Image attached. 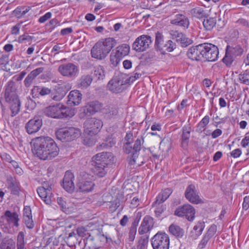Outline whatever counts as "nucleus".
Masks as SVG:
<instances>
[{
	"instance_id": "f257e3e1",
	"label": "nucleus",
	"mask_w": 249,
	"mask_h": 249,
	"mask_svg": "<svg viewBox=\"0 0 249 249\" xmlns=\"http://www.w3.org/2000/svg\"><path fill=\"white\" fill-rule=\"evenodd\" d=\"M31 144L34 154L43 160L53 159L58 155L59 151L54 141L49 137H36L32 140Z\"/></svg>"
},
{
	"instance_id": "f03ea898",
	"label": "nucleus",
	"mask_w": 249,
	"mask_h": 249,
	"mask_svg": "<svg viewBox=\"0 0 249 249\" xmlns=\"http://www.w3.org/2000/svg\"><path fill=\"white\" fill-rule=\"evenodd\" d=\"M113 154L108 152L93 156L91 160L92 172L99 177H104L108 171V166L113 163Z\"/></svg>"
},
{
	"instance_id": "7ed1b4c3",
	"label": "nucleus",
	"mask_w": 249,
	"mask_h": 249,
	"mask_svg": "<svg viewBox=\"0 0 249 249\" xmlns=\"http://www.w3.org/2000/svg\"><path fill=\"white\" fill-rule=\"evenodd\" d=\"M116 45V41L112 37L102 39L91 49V56L99 60L104 59Z\"/></svg>"
},
{
	"instance_id": "20e7f679",
	"label": "nucleus",
	"mask_w": 249,
	"mask_h": 249,
	"mask_svg": "<svg viewBox=\"0 0 249 249\" xmlns=\"http://www.w3.org/2000/svg\"><path fill=\"white\" fill-rule=\"evenodd\" d=\"M44 112L46 116L54 119L71 118L75 115L73 109L60 104L46 107Z\"/></svg>"
},
{
	"instance_id": "39448f33",
	"label": "nucleus",
	"mask_w": 249,
	"mask_h": 249,
	"mask_svg": "<svg viewBox=\"0 0 249 249\" xmlns=\"http://www.w3.org/2000/svg\"><path fill=\"white\" fill-rule=\"evenodd\" d=\"M244 52V49L240 45H227L222 61L227 67H231L234 61L243 54Z\"/></svg>"
},
{
	"instance_id": "423d86ee",
	"label": "nucleus",
	"mask_w": 249,
	"mask_h": 249,
	"mask_svg": "<svg viewBox=\"0 0 249 249\" xmlns=\"http://www.w3.org/2000/svg\"><path fill=\"white\" fill-rule=\"evenodd\" d=\"M4 97L6 102L10 105L11 116L16 115V79L14 76L5 86Z\"/></svg>"
},
{
	"instance_id": "0eeeda50",
	"label": "nucleus",
	"mask_w": 249,
	"mask_h": 249,
	"mask_svg": "<svg viewBox=\"0 0 249 249\" xmlns=\"http://www.w3.org/2000/svg\"><path fill=\"white\" fill-rule=\"evenodd\" d=\"M176 48V43L171 40L164 41L163 35L159 32L156 33L155 48L164 54L166 52H171Z\"/></svg>"
},
{
	"instance_id": "6e6552de",
	"label": "nucleus",
	"mask_w": 249,
	"mask_h": 249,
	"mask_svg": "<svg viewBox=\"0 0 249 249\" xmlns=\"http://www.w3.org/2000/svg\"><path fill=\"white\" fill-rule=\"evenodd\" d=\"M144 142L142 136L138 138L135 141L133 147L130 146L131 142H125V152L126 154L132 153V155L127 158L128 163L130 165L136 164V160L138 157L139 152L141 149L142 143Z\"/></svg>"
},
{
	"instance_id": "1a4fd4ad",
	"label": "nucleus",
	"mask_w": 249,
	"mask_h": 249,
	"mask_svg": "<svg viewBox=\"0 0 249 249\" xmlns=\"http://www.w3.org/2000/svg\"><path fill=\"white\" fill-rule=\"evenodd\" d=\"M55 135L62 142H70L79 137L80 130L73 127L62 128L56 131Z\"/></svg>"
},
{
	"instance_id": "9d476101",
	"label": "nucleus",
	"mask_w": 249,
	"mask_h": 249,
	"mask_svg": "<svg viewBox=\"0 0 249 249\" xmlns=\"http://www.w3.org/2000/svg\"><path fill=\"white\" fill-rule=\"evenodd\" d=\"M151 243L153 249H169V236L165 232L158 231L151 238Z\"/></svg>"
},
{
	"instance_id": "9b49d317",
	"label": "nucleus",
	"mask_w": 249,
	"mask_h": 249,
	"mask_svg": "<svg viewBox=\"0 0 249 249\" xmlns=\"http://www.w3.org/2000/svg\"><path fill=\"white\" fill-rule=\"evenodd\" d=\"M103 126V123L101 120L96 118H89L84 123V132L91 136L96 135Z\"/></svg>"
},
{
	"instance_id": "f8f14e48",
	"label": "nucleus",
	"mask_w": 249,
	"mask_h": 249,
	"mask_svg": "<svg viewBox=\"0 0 249 249\" xmlns=\"http://www.w3.org/2000/svg\"><path fill=\"white\" fill-rule=\"evenodd\" d=\"M203 50V59L204 61L214 62L217 60L219 54V50L218 47L209 43H202Z\"/></svg>"
},
{
	"instance_id": "ddd939ff",
	"label": "nucleus",
	"mask_w": 249,
	"mask_h": 249,
	"mask_svg": "<svg viewBox=\"0 0 249 249\" xmlns=\"http://www.w3.org/2000/svg\"><path fill=\"white\" fill-rule=\"evenodd\" d=\"M151 37L148 35H142L137 37L132 45V48L137 52L146 51L152 44Z\"/></svg>"
},
{
	"instance_id": "4468645a",
	"label": "nucleus",
	"mask_w": 249,
	"mask_h": 249,
	"mask_svg": "<svg viewBox=\"0 0 249 249\" xmlns=\"http://www.w3.org/2000/svg\"><path fill=\"white\" fill-rule=\"evenodd\" d=\"M196 210L190 204H184L179 206L175 211L174 214L179 217L185 216L189 221H193L195 219Z\"/></svg>"
},
{
	"instance_id": "2eb2a0df",
	"label": "nucleus",
	"mask_w": 249,
	"mask_h": 249,
	"mask_svg": "<svg viewBox=\"0 0 249 249\" xmlns=\"http://www.w3.org/2000/svg\"><path fill=\"white\" fill-rule=\"evenodd\" d=\"M58 71L63 76L73 78L77 76L79 69L78 66L73 63H68L60 65Z\"/></svg>"
},
{
	"instance_id": "dca6fc26",
	"label": "nucleus",
	"mask_w": 249,
	"mask_h": 249,
	"mask_svg": "<svg viewBox=\"0 0 249 249\" xmlns=\"http://www.w3.org/2000/svg\"><path fill=\"white\" fill-rule=\"evenodd\" d=\"M2 218L6 220L3 229L5 232L14 234L15 232V226H16V212L12 213L7 210Z\"/></svg>"
},
{
	"instance_id": "f3484780",
	"label": "nucleus",
	"mask_w": 249,
	"mask_h": 249,
	"mask_svg": "<svg viewBox=\"0 0 249 249\" xmlns=\"http://www.w3.org/2000/svg\"><path fill=\"white\" fill-rule=\"evenodd\" d=\"M184 196L192 204H198L203 203L199 196L198 191L193 184H190L187 187Z\"/></svg>"
},
{
	"instance_id": "a211bd4d",
	"label": "nucleus",
	"mask_w": 249,
	"mask_h": 249,
	"mask_svg": "<svg viewBox=\"0 0 249 249\" xmlns=\"http://www.w3.org/2000/svg\"><path fill=\"white\" fill-rule=\"evenodd\" d=\"M125 81L124 78L119 75L113 77L108 84L107 88L113 93H119L124 90Z\"/></svg>"
},
{
	"instance_id": "6ab92c4d",
	"label": "nucleus",
	"mask_w": 249,
	"mask_h": 249,
	"mask_svg": "<svg viewBox=\"0 0 249 249\" xmlns=\"http://www.w3.org/2000/svg\"><path fill=\"white\" fill-rule=\"evenodd\" d=\"M42 125V120L40 116H35L31 119L26 124L27 132L32 134L39 131Z\"/></svg>"
},
{
	"instance_id": "aec40b11",
	"label": "nucleus",
	"mask_w": 249,
	"mask_h": 249,
	"mask_svg": "<svg viewBox=\"0 0 249 249\" xmlns=\"http://www.w3.org/2000/svg\"><path fill=\"white\" fill-rule=\"evenodd\" d=\"M74 176L73 174L69 171H66L61 185L69 193H72L74 190Z\"/></svg>"
},
{
	"instance_id": "412c9836",
	"label": "nucleus",
	"mask_w": 249,
	"mask_h": 249,
	"mask_svg": "<svg viewBox=\"0 0 249 249\" xmlns=\"http://www.w3.org/2000/svg\"><path fill=\"white\" fill-rule=\"evenodd\" d=\"M202 43L189 48L187 54L188 57L192 60L201 61L203 59Z\"/></svg>"
},
{
	"instance_id": "4be33fe9",
	"label": "nucleus",
	"mask_w": 249,
	"mask_h": 249,
	"mask_svg": "<svg viewBox=\"0 0 249 249\" xmlns=\"http://www.w3.org/2000/svg\"><path fill=\"white\" fill-rule=\"evenodd\" d=\"M103 105L97 101L89 102L83 108V113L85 115L90 116L100 111Z\"/></svg>"
},
{
	"instance_id": "5701e85b",
	"label": "nucleus",
	"mask_w": 249,
	"mask_h": 249,
	"mask_svg": "<svg viewBox=\"0 0 249 249\" xmlns=\"http://www.w3.org/2000/svg\"><path fill=\"white\" fill-rule=\"evenodd\" d=\"M154 224V219L149 215L145 216L139 228V233L143 234L151 231Z\"/></svg>"
},
{
	"instance_id": "b1692460",
	"label": "nucleus",
	"mask_w": 249,
	"mask_h": 249,
	"mask_svg": "<svg viewBox=\"0 0 249 249\" xmlns=\"http://www.w3.org/2000/svg\"><path fill=\"white\" fill-rule=\"evenodd\" d=\"M71 87L68 84H64L58 85L55 87L56 94L52 98L56 101H59L66 95L67 92L70 90Z\"/></svg>"
},
{
	"instance_id": "393cba45",
	"label": "nucleus",
	"mask_w": 249,
	"mask_h": 249,
	"mask_svg": "<svg viewBox=\"0 0 249 249\" xmlns=\"http://www.w3.org/2000/svg\"><path fill=\"white\" fill-rule=\"evenodd\" d=\"M67 104L71 106H75L80 104L82 99V94L78 90H71L68 96Z\"/></svg>"
},
{
	"instance_id": "a878e982",
	"label": "nucleus",
	"mask_w": 249,
	"mask_h": 249,
	"mask_svg": "<svg viewBox=\"0 0 249 249\" xmlns=\"http://www.w3.org/2000/svg\"><path fill=\"white\" fill-rule=\"evenodd\" d=\"M94 185V183L91 181V179L85 177L79 179L77 186L80 192H88L92 190Z\"/></svg>"
},
{
	"instance_id": "bb28decb",
	"label": "nucleus",
	"mask_w": 249,
	"mask_h": 249,
	"mask_svg": "<svg viewBox=\"0 0 249 249\" xmlns=\"http://www.w3.org/2000/svg\"><path fill=\"white\" fill-rule=\"evenodd\" d=\"M191 131V127L189 125H184L182 128V134L180 138L181 146L186 149L188 146Z\"/></svg>"
},
{
	"instance_id": "cd10ccee",
	"label": "nucleus",
	"mask_w": 249,
	"mask_h": 249,
	"mask_svg": "<svg viewBox=\"0 0 249 249\" xmlns=\"http://www.w3.org/2000/svg\"><path fill=\"white\" fill-rule=\"evenodd\" d=\"M105 117L107 119L114 118L118 113L117 107L113 105L106 106L103 109Z\"/></svg>"
},
{
	"instance_id": "c85d7f7f",
	"label": "nucleus",
	"mask_w": 249,
	"mask_h": 249,
	"mask_svg": "<svg viewBox=\"0 0 249 249\" xmlns=\"http://www.w3.org/2000/svg\"><path fill=\"white\" fill-rule=\"evenodd\" d=\"M205 226V222L204 221H198L194 227L193 230L191 231L190 237L193 239H197L202 234Z\"/></svg>"
},
{
	"instance_id": "c756f323",
	"label": "nucleus",
	"mask_w": 249,
	"mask_h": 249,
	"mask_svg": "<svg viewBox=\"0 0 249 249\" xmlns=\"http://www.w3.org/2000/svg\"><path fill=\"white\" fill-rule=\"evenodd\" d=\"M51 91V89L48 88L37 86H34L32 90L33 97L36 96V97H38L39 95L44 96L49 95Z\"/></svg>"
},
{
	"instance_id": "7c9ffc66",
	"label": "nucleus",
	"mask_w": 249,
	"mask_h": 249,
	"mask_svg": "<svg viewBox=\"0 0 249 249\" xmlns=\"http://www.w3.org/2000/svg\"><path fill=\"white\" fill-rule=\"evenodd\" d=\"M92 80L91 76L88 74L83 75L78 80L77 87L82 89H86L90 85Z\"/></svg>"
},
{
	"instance_id": "2f4dec72",
	"label": "nucleus",
	"mask_w": 249,
	"mask_h": 249,
	"mask_svg": "<svg viewBox=\"0 0 249 249\" xmlns=\"http://www.w3.org/2000/svg\"><path fill=\"white\" fill-rule=\"evenodd\" d=\"M152 207L155 208L154 213L156 217L159 218L165 211L167 205L162 202L156 200L152 204Z\"/></svg>"
},
{
	"instance_id": "473e14b6",
	"label": "nucleus",
	"mask_w": 249,
	"mask_h": 249,
	"mask_svg": "<svg viewBox=\"0 0 249 249\" xmlns=\"http://www.w3.org/2000/svg\"><path fill=\"white\" fill-rule=\"evenodd\" d=\"M169 231L171 234L178 238H182L184 234V231L183 229L174 224L169 226Z\"/></svg>"
},
{
	"instance_id": "72a5a7b5",
	"label": "nucleus",
	"mask_w": 249,
	"mask_h": 249,
	"mask_svg": "<svg viewBox=\"0 0 249 249\" xmlns=\"http://www.w3.org/2000/svg\"><path fill=\"white\" fill-rule=\"evenodd\" d=\"M171 23L180 26L188 28L189 21L187 18L182 15H178L177 18L171 21Z\"/></svg>"
},
{
	"instance_id": "f704fd0d",
	"label": "nucleus",
	"mask_w": 249,
	"mask_h": 249,
	"mask_svg": "<svg viewBox=\"0 0 249 249\" xmlns=\"http://www.w3.org/2000/svg\"><path fill=\"white\" fill-rule=\"evenodd\" d=\"M192 16L198 19H202L208 17V15L206 13L203 8L196 7L191 10Z\"/></svg>"
},
{
	"instance_id": "c9c22d12",
	"label": "nucleus",
	"mask_w": 249,
	"mask_h": 249,
	"mask_svg": "<svg viewBox=\"0 0 249 249\" xmlns=\"http://www.w3.org/2000/svg\"><path fill=\"white\" fill-rule=\"evenodd\" d=\"M130 51V47L128 44H123L116 48L115 53L121 58L127 55Z\"/></svg>"
},
{
	"instance_id": "e433bc0d",
	"label": "nucleus",
	"mask_w": 249,
	"mask_h": 249,
	"mask_svg": "<svg viewBox=\"0 0 249 249\" xmlns=\"http://www.w3.org/2000/svg\"><path fill=\"white\" fill-rule=\"evenodd\" d=\"M0 249H15V242L11 238L7 237L0 243Z\"/></svg>"
},
{
	"instance_id": "4c0bfd02",
	"label": "nucleus",
	"mask_w": 249,
	"mask_h": 249,
	"mask_svg": "<svg viewBox=\"0 0 249 249\" xmlns=\"http://www.w3.org/2000/svg\"><path fill=\"white\" fill-rule=\"evenodd\" d=\"M37 192L39 196L47 204H50L52 202L51 199V195H48L46 191H45L44 188H42L41 187L37 189Z\"/></svg>"
},
{
	"instance_id": "58836bf2",
	"label": "nucleus",
	"mask_w": 249,
	"mask_h": 249,
	"mask_svg": "<svg viewBox=\"0 0 249 249\" xmlns=\"http://www.w3.org/2000/svg\"><path fill=\"white\" fill-rule=\"evenodd\" d=\"M172 193V191L169 188H166L160 193L156 197V200L160 202H164L169 197Z\"/></svg>"
},
{
	"instance_id": "ea45409f",
	"label": "nucleus",
	"mask_w": 249,
	"mask_h": 249,
	"mask_svg": "<svg viewBox=\"0 0 249 249\" xmlns=\"http://www.w3.org/2000/svg\"><path fill=\"white\" fill-rule=\"evenodd\" d=\"M26 233L25 231H20L17 238V246L18 249H26L25 248L24 237Z\"/></svg>"
},
{
	"instance_id": "a19ab883",
	"label": "nucleus",
	"mask_w": 249,
	"mask_h": 249,
	"mask_svg": "<svg viewBox=\"0 0 249 249\" xmlns=\"http://www.w3.org/2000/svg\"><path fill=\"white\" fill-rule=\"evenodd\" d=\"M207 18L206 19H204L203 25L206 30L210 31L215 26L216 19L214 18Z\"/></svg>"
},
{
	"instance_id": "79ce46f5",
	"label": "nucleus",
	"mask_w": 249,
	"mask_h": 249,
	"mask_svg": "<svg viewBox=\"0 0 249 249\" xmlns=\"http://www.w3.org/2000/svg\"><path fill=\"white\" fill-rule=\"evenodd\" d=\"M93 75L96 80H103L105 76L104 67L102 66L97 67L94 71Z\"/></svg>"
},
{
	"instance_id": "37998d69",
	"label": "nucleus",
	"mask_w": 249,
	"mask_h": 249,
	"mask_svg": "<svg viewBox=\"0 0 249 249\" xmlns=\"http://www.w3.org/2000/svg\"><path fill=\"white\" fill-rule=\"evenodd\" d=\"M238 77L241 83L249 85V71H243L239 74Z\"/></svg>"
},
{
	"instance_id": "c03bdc74",
	"label": "nucleus",
	"mask_w": 249,
	"mask_h": 249,
	"mask_svg": "<svg viewBox=\"0 0 249 249\" xmlns=\"http://www.w3.org/2000/svg\"><path fill=\"white\" fill-rule=\"evenodd\" d=\"M180 37V39L178 40V42L179 43L182 47H186L193 43V40L187 37L183 34H182V36Z\"/></svg>"
},
{
	"instance_id": "a18cd8bd",
	"label": "nucleus",
	"mask_w": 249,
	"mask_h": 249,
	"mask_svg": "<svg viewBox=\"0 0 249 249\" xmlns=\"http://www.w3.org/2000/svg\"><path fill=\"white\" fill-rule=\"evenodd\" d=\"M57 202L58 204L60 206L61 210L65 213H67L69 211L68 204L67 202L65 200V199L59 197L57 199Z\"/></svg>"
},
{
	"instance_id": "49530a36",
	"label": "nucleus",
	"mask_w": 249,
	"mask_h": 249,
	"mask_svg": "<svg viewBox=\"0 0 249 249\" xmlns=\"http://www.w3.org/2000/svg\"><path fill=\"white\" fill-rule=\"evenodd\" d=\"M110 59L113 66L116 67L120 62L122 58L118 56L115 52L114 53L113 51L110 54Z\"/></svg>"
},
{
	"instance_id": "de8ad7c7",
	"label": "nucleus",
	"mask_w": 249,
	"mask_h": 249,
	"mask_svg": "<svg viewBox=\"0 0 249 249\" xmlns=\"http://www.w3.org/2000/svg\"><path fill=\"white\" fill-rule=\"evenodd\" d=\"M30 9V7L21 6L17 8V18H20Z\"/></svg>"
},
{
	"instance_id": "09e8293b",
	"label": "nucleus",
	"mask_w": 249,
	"mask_h": 249,
	"mask_svg": "<svg viewBox=\"0 0 249 249\" xmlns=\"http://www.w3.org/2000/svg\"><path fill=\"white\" fill-rule=\"evenodd\" d=\"M33 37V36H30L27 34H24L22 36H20L18 37V41L20 43L30 44Z\"/></svg>"
},
{
	"instance_id": "8fccbe9b",
	"label": "nucleus",
	"mask_w": 249,
	"mask_h": 249,
	"mask_svg": "<svg viewBox=\"0 0 249 249\" xmlns=\"http://www.w3.org/2000/svg\"><path fill=\"white\" fill-rule=\"evenodd\" d=\"M7 183L8 188L11 189V193L15 195L16 194V185L14 180L12 177H8L7 180Z\"/></svg>"
},
{
	"instance_id": "3c124183",
	"label": "nucleus",
	"mask_w": 249,
	"mask_h": 249,
	"mask_svg": "<svg viewBox=\"0 0 249 249\" xmlns=\"http://www.w3.org/2000/svg\"><path fill=\"white\" fill-rule=\"evenodd\" d=\"M210 117L209 116H205L198 123L197 125V128L201 130L202 128H204L209 123Z\"/></svg>"
},
{
	"instance_id": "603ef678",
	"label": "nucleus",
	"mask_w": 249,
	"mask_h": 249,
	"mask_svg": "<svg viewBox=\"0 0 249 249\" xmlns=\"http://www.w3.org/2000/svg\"><path fill=\"white\" fill-rule=\"evenodd\" d=\"M96 142L95 140L92 137H87L83 140V143L87 146H92Z\"/></svg>"
},
{
	"instance_id": "864d4df0",
	"label": "nucleus",
	"mask_w": 249,
	"mask_h": 249,
	"mask_svg": "<svg viewBox=\"0 0 249 249\" xmlns=\"http://www.w3.org/2000/svg\"><path fill=\"white\" fill-rule=\"evenodd\" d=\"M217 231V227L215 224L212 225L207 232L205 235L211 238L216 233Z\"/></svg>"
},
{
	"instance_id": "5fc2aeb1",
	"label": "nucleus",
	"mask_w": 249,
	"mask_h": 249,
	"mask_svg": "<svg viewBox=\"0 0 249 249\" xmlns=\"http://www.w3.org/2000/svg\"><path fill=\"white\" fill-rule=\"evenodd\" d=\"M4 70L10 73H14L16 70V65L14 62L12 60L9 61Z\"/></svg>"
},
{
	"instance_id": "6e6d98bb",
	"label": "nucleus",
	"mask_w": 249,
	"mask_h": 249,
	"mask_svg": "<svg viewBox=\"0 0 249 249\" xmlns=\"http://www.w3.org/2000/svg\"><path fill=\"white\" fill-rule=\"evenodd\" d=\"M24 223L26 227L29 229H32L34 227V223L32 217H25L24 218Z\"/></svg>"
},
{
	"instance_id": "4d7b16f0",
	"label": "nucleus",
	"mask_w": 249,
	"mask_h": 249,
	"mask_svg": "<svg viewBox=\"0 0 249 249\" xmlns=\"http://www.w3.org/2000/svg\"><path fill=\"white\" fill-rule=\"evenodd\" d=\"M1 158L2 160H5L6 162H9L10 164H11L12 166L14 167V168H15V164L16 163V161L14 160H13L12 159V157L11 156L7 153H4L2 155Z\"/></svg>"
},
{
	"instance_id": "13d9d810",
	"label": "nucleus",
	"mask_w": 249,
	"mask_h": 249,
	"mask_svg": "<svg viewBox=\"0 0 249 249\" xmlns=\"http://www.w3.org/2000/svg\"><path fill=\"white\" fill-rule=\"evenodd\" d=\"M8 56L7 55L1 54L0 55V65L3 67L4 69L7 65L8 62Z\"/></svg>"
},
{
	"instance_id": "bf43d9fd",
	"label": "nucleus",
	"mask_w": 249,
	"mask_h": 249,
	"mask_svg": "<svg viewBox=\"0 0 249 249\" xmlns=\"http://www.w3.org/2000/svg\"><path fill=\"white\" fill-rule=\"evenodd\" d=\"M210 239V238H209L206 235H204L203 238L202 239L199 244H198V248H199L201 249H204L206 247V245H207V243Z\"/></svg>"
},
{
	"instance_id": "052dcab7",
	"label": "nucleus",
	"mask_w": 249,
	"mask_h": 249,
	"mask_svg": "<svg viewBox=\"0 0 249 249\" xmlns=\"http://www.w3.org/2000/svg\"><path fill=\"white\" fill-rule=\"evenodd\" d=\"M170 35L172 36V38L175 39L177 42L180 39V36H182V33L178 31H171Z\"/></svg>"
},
{
	"instance_id": "680f3d73",
	"label": "nucleus",
	"mask_w": 249,
	"mask_h": 249,
	"mask_svg": "<svg viewBox=\"0 0 249 249\" xmlns=\"http://www.w3.org/2000/svg\"><path fill=\"white\" fill-rule=\"evenodd\" d=\"M35 78L34 76H33L30 73H29L28 75V76L26 77L24 81L25 87L27 88L29 87Z\"/></svg>"
},
{
	"instance_id": "e2e57ef3",
	"label": "nucleus",
	"mask_w": 249,
	"mask_h": 249,
	"mask_svg": "<svg viewBox=\"0 0 249 249\" xmlns=\"http://www.w3.org/2000/svg\"><path fill=\"white\" fill-rule=\"evenodd\" d=\"M148 237H142L139 241L138 247L141 249L145 247V246L148 243Z\"/></svg>"
},
{
	"instance_id": "0e129e2a",
	"label": "nucleus",
	"mask_w": 249,
	"mask_h": 249,
	"mask_svg": "<svg viewBox=\"0 0 249 249\" xmlns=\"http://www.w3.org/2000/svg\"><path fill=\"white\" fill-rule=\"evenodd\" d=\"M42 188H44L45 191H46V192L48 193V195H52V185L49 184L47 182H44L43 184V186L41 187Z\"/></svg>"
},
{
	"instance_id": "69168bd1",
	"label": "nucleus",
	"mask_w": 249,
	"mask_h": 249,
	"mask_svg": "<svg viewBox=\"0 0 249 249\" xmlns=\"http://www.w3.org/2000/svg\"><path fill=\"white\" fill-rule=\"evenodd\" d=\"M44 70V68L43 67L38 68L35 70L32 71L30 73L36 78L37 76H38L39 74L42 73Z\"/></svg>"
},
{
	"instance_id": "338daca9",
	"label": "nucleus",
	"mask_w": 249,
	"mask_h": 249,
	"mask_svg": "<svg viewBox=\"0 0 249 249\" xmlns=\"http://www.w3.org/2000/svg\"><path fill=\"white\" fill-rule=\"evenodd\" d=\"M52 13L51 12H47L43 16H41L38 19V22L39 23H44L47 20L50 18H51Z\"/></svg>"
},
{
	"instance_id": "774afa93",
	"label": "nucleus",
	"mask_w": 249,
	"mask_h": 249,
	"mask_svg": "<svg viewBox=\"0 0 249 249\" xmlns=\"http://www.w3.org/2000/svg\"><path fill=\"white\" fill-rule=\"evenodd\" d=\"M242 206L243 209L246 211L249 208V196L244 197Z\"/></svg>"
}]
</instances>
